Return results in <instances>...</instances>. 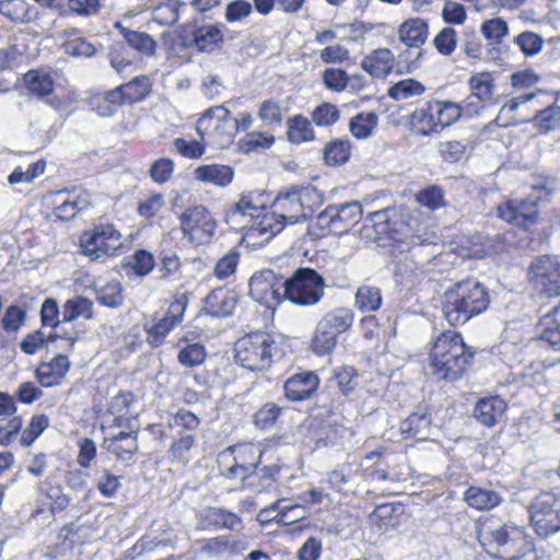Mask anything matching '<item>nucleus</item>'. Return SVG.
<instances>
[{
  "label": "nucleus",
  "instance_id": "obj_1",
  "mask_svg": "<svg viewBox=\"0 0 560 560\" xmlns=\"http://www.w3.org/2000/svg\"><path fill=\"white\" fill-rule=\"evenodd\" d=\"M477 538L491 557L500 560H537L532 537L521 526L490 516L477 524Z\"/></svg>",
  "mask_w": 560,
  "mask_h": 560
},
{
  "label": "nucleus",
  "instance_id": "obj_2",
  "mask_svg": "<svg viewBox=\"0 0 560 560\" xmlns=\"http://www.w3.org/2000/svg\"><path fill=\"white\" fill-rule=\"evenodd\" d=\"M469 348L455 330L439 334L429 351V373L436 381L454 382L460 378L474 359Z\"/></svg>",
  "mask_w": 560,
  "mask_h": 560
},
{
  "label": "nucleus",
  "instance_id": "obj_3",
  "mask_svg": "<svg viewBox=\"0 0 560 560\" xmlns=\"http://www.w3.org/2000/svg\"><path fill=\"white\" fill-rule=\"evenodd\" d=\"M490 303L489 293L480 282L467 279L457 282L443 295L442 312L452 326L463 325L483 313Z\"/></svg>",
  "mask_w": 560,
  "mask_h": 560
},
{
  "label": "nucleus",
  "instance_id": "obj_4",
  "mask_svg": "<svg viewBox=\"0 0 560 560\" xmlns=\"http://www.w3.org/2000/svg\"><path fill=\"white\" fill-rule=\"evenodd\" d=\"M283 353L278 339L262 331L246 335L235 343V361L253 372L268 369Z\"/></svg>",
  "mask_w": 560,
  "mask_h": 560
},
{
  "label": "nucleus",
  "instance_id": "obj_5",
  "mask_svg": "<svg viewBox=\"0 0 560 560\" xmlns=\"http://www.w3.org/2000/svg\"><path fill=\"white\" fill-rule=\"evenodd\" d=\"M392 212L390 209L386 208L370 213L363 225L364 236L375 243L384 245L386 242L392 241L396 243L400 252L410 250L415 245H424L433 242L432 238H434V235L420 233V231L411 233L409 226H406L402 232L393 229Z\"/></svg>",
  "mask_w": 560,
  "mask_h": 560
},
{
  "label": "nucleus",
  "instance_id": "obj_6",
  "mask_svg": "<svg viewBox=\"0 0 560 560\" xmlns=\"http://www.w3.org/2000/svg\"><path fill=\"white\" fill-rule=\"evenodd\" d=\"M197 132L207 144L229 147L236 136V117L224 105L213 106L198 119Z\"/></svg>",
  "mask_w": 560,
  "mask_h": 560
},
{
  "label": "nucleus",
  "instance_id": "obj_7",
  "mask_svg": "<svg viewBox=\"0 0 560 560\" xmlns=\"http://www.w3.org/2000/svg\"><path fill=\"white\" fill-rule=\"evenodd\" d=\"M323 296L324 279L314 269L299 268L285 279L284 299L295 305H315Z\"/></svg>",
  "mask_w": 560,
  "mask_h": 560
},
{
  "label": "nucleus",
  "instance_id": "obj_8",
  "mask_svg": "<svg viewBox=\"0 0 560 560\" xmlns=\"http://www.w3.org/2000/svg\"><path fill=\"white\" fill-rule=\"evenodd\" d=\"M460 118L457 103L432 100L412 114V121L422 135L439 132Z\"/></svg>",
  "mask_w": 560,
  "mask_h": 560
},
{
  "label": "nucleus",
  "instance_id": "obj_9",
  "mask_svg": "<svg viewBox=\"0 0 560 560\" xmlns=\"http://www.w3.org/2000/svg\"><path fill=\"white\" fill-rule=\"evenodd\" d=\"M529 522L535 533L547 538L560 532V498L552 492L538 494L528 506Z\"/></svg>",
  "mask_w": 560,
  "mask_h": 560
},
{
  "label": "nucleus",
  "instance_id": "obj_10",
  "mask_svg": "<svg viewBox=\"0 0 560 560\" xmlns=\"http://www.w3.org/2000/svg\"><path fill=\"white\" fill-rule=\"evenodd\" d=\"M82 253L91 260H100L118 254L122 235L113 224H98L80 238Z\"/></svg>",
  "mask_w": 560,
  "mask_h": 560
},
{
  "label": "nucleus",
  "instance_id": "obj_11",
  "mask_svg": "<svg viewBox=\"0 0 560 560\" xmlns=\"http://www.w3.org/2000/svg\"><path fill=\"white\" fill-rule=\"evenodd\" d=\"M284 287L285 279L270 269L257 271L249 279L250 296L270 310L284 299Z\"/></svg>",
  "mask_w": 560,
  "mask_h": 560
},
{
  "label": "nucleus",
  "instance_id": "obj_12",
  "mask_svg": "<svg viewBox=\"0 0 560 560\" xmlns=\"http://www.w3.org/2000/svg\"><path fill=\"white\" fill-rule=\"evenodd\" d=\"M180 228L191 244L203 245L212 240L217 221L206 207L195 206L182 213Z\"/></svg>",
  "mask_w": 560,
  "mask_h": 560
},
{
  "label": "nucleus",
  "instance_id": "obj_13",
  "mask_svg": "<svg viewBox=\"0 0 560 560\" xmlns=\"http://www.w3.org/2000/svg\"><path fill=\"white\" fill-rule=\"evenodd\" d=\"M270 196L264 190L243 192L238 201L226 214L228 223L245 229L267 210Z\"/></svg>",
  "mask_w": 560,
  "mask_h": 560
},
{
  "label": "nucleus",
  "instance_id": "obj_14",
  "mask_svg": "<svg viewBox=\"0 0 560 560\" xmlns=\"http://www.w3.org/2000/svg\"><path fill=\"white\" fill-rule=\"evenodd\" d=\"M530 279L539 291L548 296L560 294V257L541 256L529 268Z\"/></svg>",
  "mask_w": 560,
  "mask_h": 560
},
{
  "label": "nucleus",
  "instance_id": "obj_15",
  "mask_svg": "<svg viewBox=\"0 0 560 560\" xmlns=\"http://www.w3.org/2000/svg\"><path fill=\"white\" fill-rule=\"evenodd\" d=\"M187 302V296L184 293L176 294L165 316L147 330V339L152 347L161 346L170 331L183 322Z\"/></svg>",
  "mask_w": 560,
  "mask_h": 560
},
{
  "label": "nucleus",
  "instance_id": "obj_16",
  "mask_svg": "<svg viewBox=\"0 0 560 560\" xmlns=\"http://www.w3.org/2000/svg\"><path fill=\"white\" fill-rule=\"evenodd\" d=\"M498 214L509 223L528 229L537 223L538 206L535 199L510 200L498 207Z\"/></svg>",
  "mask_w": 560,
  "mask_h": 560
},
{
  "label": "nucleus",
  "instance_id": "obj_17",
  "mask_svg": "<svg viewBox=\"0 0 560 560\" xmlns=\"http://www.w3.org/2000/svg\"><path fill=\"white\" fill-rule=\"evenodd\" d=\"M55 198V214L62 221L74 218L80 211L91 206V196L82 188L58 191Z\"/></svg>",
  "mask_w": 560,
  "mask_h": 560
},
{
  "label": "nucleus",
  "instance_id": "obj_18",
  "mask_svg": "<svg viewBox=\"0 0 560 560\" xmlns=\"http://www.w3.org/2000/svg\"><path fill=\"white\" fill-rule=\"evenodd\" d=\"M103 447L113 454L117 460L132 464L136 462L135 456L139 451L138 432L121 431L116 435L106 436L103 440Z\"/></svg>",
  "mask_w": 560,
  "mask_h": 560
},
{
  "label": "nucleus",
  "instance_id": "obj_19",
  "mask_svg": "<svg viewBox=\"0 0 560 560\" xmlns=\"http://www.w3.org/2000/svg\"><path fill=\"white\" fill-rule=\"evenodd\" d=\"M285 226V222L280 218L275 209L273 212L267 210L260 213L257 220L249 223L244 230L249 238H258L267 242L280 233Z\"/></svg>",
  "mask_w": 560,
  "mask_h": 560
},
{
  "label": "nucleus",
  "instance_id": "obj_20",
  "mask_svg": "<svg viewBox=\"0 0 560 560\" xmlns=\"http://www.w3.org/2000/svg\"><path fill=\"white\" fill-rule=\"evenodd\" d=\"M318 384V376L314 372L298 373L284 383L285 397L292 401L307 399L317 389Z\"/></svg>",
  "mask_w": 560,
  "mask_h": 560
},
{
  "label": "nucleus",
  "instance_id": "obj_21",
  "mask_svg": "<svg viewBox=\"0 0 560 560\" xmlns=\"http://www.w3.org/2000/svg\"><path fill=\"white\" fill-rule=\"evenodd\" d=\"M395 56L389 48H376L368 54L361 61L362 69L371 77L384 79L394 69Z\"/></svg>",
  "mask_w": 560,
  "mask_h": 560
},
{
  "label": "nucleus",
  "instance_id": "obj_22",
  "mask_svg": "<svg viewBox=\"0 0 560 560\" xmlns=\"http://www.w3.org/2000/svg\"><path fill=\"white\" fill-rule=\"evenodd\" d=\"M70 368L67 355L58 354L50 362L40 363L35 370L37 381L44 387H52L60 384Z\"/></svg>",
  "mask_w": 560,
  "mask_h": 560
},
{
  "label": "nucleus",
  "instance_id": "obj_23",
  "mask_svg": "<svg viewBox=\"0 0 560 560\" xmlns=\"http://www.w3.org/2000/svg\"><path fill=\"white\" fill-rule=\"evenodd\" d=\"M273 207L285 224H294L306 220L294 187L280 192L273 201Z\"/></svg>",
  "mask_w": 560,
  "mask_h": 560
},
{
  "label": "nucleus",
  "instance_id": "obj_24",
  "mask_svg": "<svg viewBox=\"0 0 560 560\" xmlns=\"http://www.w3.org/2000/svg\"><path fill=\"white\" fill-rule=\"evenodd\" d=\"M506 409L505 401L499 396H489L477 401L474 416L485 427L491 428L498 423Z\"/></svg>",
  "mask_w": 560,
  "mask_h": 560
},
{
  "label": "nucleus",
  "instance_id": "obj_25",
  "mask_svg": "<svg viewBox=\"0 0 560 560\" xmlns=\"http://www.w3.org/2000/svg\"><path fill=\"white\" fill-rule=\"evenodd\" d=\"M222 27L218 24H202L191 31V45L200 51H213L223 43Z\"/></svg>",
  "mask_w": 560,
  "mask_h": 560
},
{
  "label": "nucleus",
  "instance_id": "obj_26",
  "mask_svg": "<svg viewBox=\"0 0 560 560\" xmlns=\"http://www.w3.org/2000/svg\"><path fill=\"white\" fill-rule=\"evenodd\" d=\"M431 422V415L424 409H419L400 423L399 431L404 439L425 440Z\"/></svg>",
  "mask_w": 560,
  "mask_h": 560
},
{
  "label": "nucleus",
  "instance_id": "obj_27",
  "mask_svg": "<svg viewBox=\"0 0 560 560\" xmlns=\"http://www.w3.org/2000/svg\"><path fill=\"white\" fill-rule=\"evenodd\" d=\"M236 305L235 294L218 288L206 298V310L212 317H226L232 314Z\"/></svg>",
  "mask_w": 560,
  "mask_h": 560
},
{
  "label": "nucleus",
  "instance_id": "obj_28",
  "mask_svg": "<svg viewBox=\"0 0 560 560\" xmlns=\"http://www.w3.org/2000/svg\"><path fill=\"white\" fill-rule=\"evenodd\" d=\"M429 35V27L420 18L405 21L398 28V37L408 47H420Z\"/></svg>",
  "mask_w": 560,
  "mask_h": 560
},
{
  "label": "nucleus",
  "instance_id": "obj_29",
  "mask_svg": "<svg viewBox=\"0 0 560 560\" xmlns=\"http://www.w3.org/2000/svg\"><path fill=\"white\" fill-rule=\"evenodd\" d=\"M337 234L348 232L362 218V207L358 201L331 205Z\"/></svg>",
  "mask_w": 560,
  "mask_h": 560
},
{
  "label": "nucleus",
  "instance_id": "obj_30",
  "mask_svg": "<svg viewBox=\"0 0 560 560\" xmlns=\"http://www.w3.org/2000/svg\"><path fill=\"white\" fill-rule=\"evenodd\" d=\"M194 174L197 180L218 187L228 186L234 176V172L230 166L220 164L199 166L195 170Z\"/></svg>",
  "mask_w": 560,
  "mask_h": 560
},
{
  "label": "nucleus",
  "instance_id": "obj_31",
  "mask_svg": "<svg viewBox=\"0 0 560 560\" xmlns=\"http://www.w3.org/2000/svg\"><path fill=\"white\" fill-rule=\"evenodd\" d=\"M538 329L542 341L560 350V304L540 318Z\"/></svg>",
  "mask_w": 560,
  "mask_h": 560
},
{
  "label": "nucleus",
  "instance_id": "obj_32",
  "mask_svg": "<svg viewBox=\"0 0 560 560\" xmlns=\"http://www.w3.org/2000/svg\"><path fill=\"white\" fill-rule=\"evenodd\" d=\"M61 36L63 38L62 46L67 55L75 58H88L95 55L96 47L94 44L79 35V31L77 28L67 30Z\"/></svg>",
  "mask_w": 560,
  "mask_h": 560
},
{
  "label": "nucleus",
  "instance_id": "obj_33",
  "mask_svg": "<svg viewBox=\"0 0 560 560\" xmlns=\"http://www.w3.org/2000/svg\"><path fill=\"white\" fill-rule=\"evenodd\" d=\"M203 517L207 525L217 529L225 528L238 532L243 528L242 518L237 514L222 508L207 509Z\"/></svg>",
  "mask_w": 560,
  "mask_h": 560
},
{
  "label": "nucleus",
  "instance_id": "obj_34",
  "mask_svg": "<svg viewBox=\"0 0 560 560\" xmlns=\"http://www.w3.org/2000/svg\"><path fill=\"white\" fill-rule=\"evenodd\" d=\"M38 492L49 501L50 512L52 514L65 511L71 501L70 498L63 493L61 486L51 478H46L43 482L38 483Z\"/></svg>",
  "mask_w": 560,
  "mask_h": 560
},
{
  "label": "nucleus",
  "instance_id": "obj_35",
  "mask_svg": "<svg viewBox=\"0 0 560 560\" xmlns=\"http://www.w3.org/2000/svg\"><path fill=\"white\" fill-rule=\"evenodd\" d=\"M354 314L349 307H335L320 318V323L331 329L336 334H341L347 331L353 324Z\"/></svg>",
  "mask_w": 560,
  "mask_h": 560
},
{
  "label": "nucleus",
  "instance_id": "obj_36",
  "mask_svg": "<svg viewBox=\"0 0 560 560\" xmlns=\"http://www.w3.org/2000/svg\"><path fill=\"white\" fill-rule=\"evenodd\" d=\"M465 501L477 510H488L499 505L501 497L493 490L469 487L465 492Z\"/></svg>",
  "mask_w": 560,
  "mask_h": 560
},
{
  "label": "nucleus",
  "instance_id": "obj_37",
  "mask_svg": "<svg viewBox=\"0 0 560 560\" xmlns=\"http://www.w3.org/2000/svg\"><path fill=\"white\" fill-rule=\"evenodd\" d=\"M116 26L120 28L121 35L129 47L145 56L154 54L156 42L149 34L121 27L120 23H117Z\"/></svg>",
  "mask_w": 560,
  "mask_h": 560
},
{
  "label": "nucleus",
  "instance_id": "obj_38",
  "mask_svg": "<svg viewBox=\"0 0 560 560\" xmlns=\"http://www.w3.org/2000/svg\"><path fill=\"white\" fill-rule=\"evenodd\" d=\"M533 127L542 135H547L560 128V106L552 104L538 110L532 119Z\"/></svg>",
  "mask_w": 560,
  "mask_h": 560
},
{
  "label": "nucleus",
  "instance_id": "obj_39",
  "mask_svg": "<svg viewBox=\"0 0 560 560\" xmlns=\"http://www.w3.org/2000/svg\"><path fill=\"white\" fill-rule=\"evenodd\" d=\"M470 95L486 103H490L494 95V82L489 72H479L470 77L468 81Z\"/></svg>",
  "mask_w": 560,
  "mask_h": 560
},
{
  "label": "nucleus",
  "instance_id": "obj_40",
  "mask_svg": "<svg viewBox=\"0 0 560 560\" xmlns=\"http://www.w3.org/2000/svg\"><path fill=\"white\" fill-rule=\"evenodd\" d=\"M24 83L30 94L43 97L54 91L51 77L42 70H31L24 75Z\"/></svg>",
  "mask_w": 560,
  "mask_h": 560
},
{
  "label": "nucleus",
  "instance_id": "obj_41",
  "mask_svg": "<svg viewBox=\"0 0 560 560\" xmlns=\"http://www.w3.org/2000/svg\"><path fill=\"white\" fill-rule=\"evenodd\" d=\"M232 454V460L236 462L240 466H243L250 472L255 474L259 458L261 456V450L254 444H241L230 447Z\"/></svg>",
  "mask_w": 560,
  "mask_h": 560
},
{
  "label": "nucleus",
  "instance_id": "obj_42",
  "mask_svg": "<svg viewBox=\"0 0 560 560\" xmlns=\"http://www.w3.org/2000/svg\"><path fill=\"white\" fill-rule=\"evenodd\" d=\"M402 512L400 505L393 503L382 504L371 514V522L378 527L381 530H388L395 528L398 525L397 517Z\"/></svg>",
  "mask_w": 560,
  "mask_h": 560
},
{
  "label": "nucleus",
  "instance_id": "obj_43",
  "mask_svg": "<svg viewBox=\"0 0 560 560\" xmlns=\"http://www.w3.org/2000/svg\"><path fill=\"white\" fill-rule=\"evenodd\" d=\"M355 306L363 313L375 312L382 305V293L377 287L361 285L354 296Z\"/></svg>",
  "mask_w": 560,
  "mask_h": 560
},
{
  "label": "nucleus",
  "instance_id": "obj_44",
  "mask_svg": "<svg viewBox=\"0 0 560 560\" xmlns=\"http://www.w3.org/2000/svg\"><path fill=\"white\" fill-rule=\"evenodd\" d=\"M425 92V86L416 79H404L388 89V96L395 101H407L420 96Z\"/></svg>",
  "mask_w": 560,
  "mask_h": 560
},
{
  "label": "nucleus",
  "instance_id": "obj_45",
  "mask_svg": "<svg viewBox=\"0 0 560 560\" xmlns=\"http://www.w3.org/2000/svg\"><path fill=\"white\" fill-rule=\"evenodd\" d=\"M288 137L293 143H302L312 140L314 138L312 122L302 115L290 118L288 120Z\"/></svg>",
  "mask_w": 560,
  "mask_h": 560
},
{
  "label": "nucleus",
  "instance_id": "obj_46",
  "mask_svg": "<svg viewBox=\"0 0 560 560\" xmlns=\"http://www.w3.org/2000/svg\"><path fill=\"white\" fill-rule=\"evenodd\" d=\"M351 144L349 140L337 139L326 144L324 160L327 165L337 166L345 164L350 158Z\"/></svg>",
  "mask_w": 560,
  "mask_h": 560
},
{
  "label": "nucleus",
  "instance_id": "obj_47",
  "mask_svg": "<svg viewBox=\"0 0 560 560\" xmlns=\"http://www.w3.org/2000/svg\"><path fill=\"white\" fill-rule=\"evenodd\" d=\"M337 337L338 334L318 322L312 338L313 351L318 355L330 352L337 345Z\"/></svg>",
  "mask_w": 560,
  "mask_h": 560
},
{
  "label": "nucleus",
  "instance_id": "obj_48",
  "mask_svg": "<svg viewBox=\"0 0 560 560\" xmlns=\"http://www.w3.org/2000/svg\"><path fill=\"white\" fill-rule=\"evenodd\" d=\"M299 200L301 202L302 210L307 219L313 214L316 208H318L324 200L323 194L314 186H301L294 187Z\"/></svg>",
  "mask_w": 560,
  "mask_h": 560
},
{
  "label": "nucleus",
  "instance_id": "obj_49",
  "mask_svg": "<svg viewBox=\"0 0 560 560\" xmlns=\"http://www.w3.org/2000/svg\"><path fill=\"white\" fill-rule=\"evenodd\" d=\"M270 510H278L279 514L276 516L278 523L292 524L304 517L305 511L301 504H288L285 500H278L271 504L265 512Z\"/></svg>",
  "mask_w": 560,
  "mask_h": 560
},
{
  "label": "nucleus",
  "instance_id": "obj_50",
  "mask_svg": "<svg viewBox=\"0 0 560 560\" xmlns=\"http://www.w3.org/2000/svg\"><path fill=\"white\" fill-rule=\"evenodd\" d=\"M513 43L525 57H534L541 52L544 38L535 32L525 31L514 37Z\"/></svg>",
  "mask_w": 560,
  "mask_h": 560
},
{
  "label": "nucleus",
  "instance_id": "obj_51",
  "mask_svg": "<svg viewBox=\"0 0 560 560\" xmlns=\"http://www.w3.org/2000/svg\"><path fill=\"white\" fill-rule=\"evenodd\" d=\"M377 125V116L374 113H361L349 122L351 133L358 139H366Z\"/></svg>",
  "mask_w": 560,
  "mask_h": 560
},
{
  "label": "nucleus",
  "instance_id": "obj_52",
  "mask_svg": "<svg viewBox=\"0 0 560 560\" xmlns=\"http://www.w3.org/2000/svg\"><path fill=\"white\" fill-rule=\"evenodd\" d=\"M416 201L434 211L445 206V194L440 186L430 185L416 194Z\"/></svg>",
  "mask_w": 560,
  "mask_h": 560
},
{
  "label": "nucleus",
  "instance_id": "obj_53",
  "mask_svg": "<svg viewBox=\"0 0 560 560\" xmlns=\"http://www.w3.org/2000/svg\"><path fill=\"white\" fill-rule=\"evenodd\" d=\"M135 397L130 392L118 393L112 398L108 412L115 416V424L117 427H121L124 419L130 415L129 409Z\"/></svg>",
  "mask_w": 560,
  "mask_h": 560
},
{
  "label": "nucleus",
  "instance_id": "obj_54",
  "mask_svg": "<svg viewBox=\"0 0 560 560\" xmlns=\"http://www.w3.org/2000/svg\"><path fill=\"white\" fill-rule=\"evenodd\" d=\"M62 316L65 322H72L78 317L90 318L92 316V302L80 296L68 300L63 305Z\"/></svg>",
  "mask_w": 560,
  "mask_h": 560
},
{
  "label": "nucleus",
  "instance_id": "obj_55",
  "mask_svg": "<svg viewBox=\"0 0 560 560\" xmlns=\"http://www.w3.org/2000/svg\"><path fill=\"white\" fill-rule=\"evenodd\" d=\"M206 355V349L201 343H186L179 350L177 360L186 368H194L200 365L205 361Z\"/></svg>",
  "mask_w": 560,
  "mask_h": 560
},
{
  "label": "nucleus",
  "instance_id": "obj_56",
  "mask_svg": "<svg viewBox=\"0 0 560 560\" xmlns=\"http://www.w3.org/2000/svg\"><path fill=\"white\" fill-rule=\"evenodd\" d=\"M45 167L46 163L43 160H38L36 162L31 163L26 168L18 166L9 175L8 182L11 185L31 183L34 180V178L38 177L44 173Z\"/></svg>",
  "mask_w": 560,
  "mask_h": 560
},
{
  "label": "nucleus",
  "instance_id": "obj_57",
  "mask_svg": "<svg viewBox=\"0 0 560 560\" xmlns=\"http://www.w3.org/2000/svg\"><path fill=\"white\" fill-rule=\"evenodd\" d=\"M336 222L334 217V208L328 206L324 209L311 224V233L316 237H322L327 234H337Z\"/></svg>",
  "mask_w": 560,
  "mask_h": 560
},
{
  "label": "nucleus",
  "instance_id": "obj_58",
  "mask_svg": "<svg viewBox=\"0 0 560 560\" xmlns=\"http://www.w3.org/2000/svg\"><path fill=\"white\" fill-rule=\"evenodd\" d=\"M468 141H445L440 144V154L445 162L457 163L465 160L468 154Z\"/></svg>",
  "mask_w": 560,
  "mask_h": 560
},
{
  "label": "nucleus",
  "instance_id": "obj_59",
  "mask_svg": "<svg viewBox=\"0 0 560 560\" xmlns=\"http://www.w3.org/2000/svg\"><path fill=\"white\" fill-rule=\"evenodd\" d=\"M122 85V94L128 103H136L144 98L149 94L151 84L148 78L137 77L130 82Z\"/></svg>",
  "mask_w": 560,
  "mask_h": 560
},
{
  "label": "nucleus",
  "instance_id": "obj_60",
  "mask_svg": "<svg viewBox=\"0 0 560 560\" xmlns=\"http://www.w3.org/2000/svg\"><path fill=\"white\" fill-rule=\"evenodd\" d=\"M482 36L492 43L500 44L509 34L508 23L500 18L486 20L480 27Z\"/></svg>",
  "mask_w": 560,
  "mask_h": 560
},
{
  "label": "nucleus",
  "instance_id": "obj_61",
  "mask_svg": "<svg viewBox=\"0 0 560 560\" xmlns=\"http://www.w3.org/2000/svg\"><path fill=\"white\" fill-rule=\"evenodd\" d=\"M27 11L28 5L24 0H0V13L12 22L27 21Z\"/></svg>",
  "mask_w": 560,
  "mask_h": 560
},
{
  "label": "nucleus",
  "instance_id": "obj_62",
  "mask_svg": "<svg viewBox=\"0 0 560 560\" xmlns=\"http://www.w3.org/2000/svg\"><path fill=\"white\" fill-rule=\"evenodd\" d=\"M238 262L240 253L231 249L218 260L213 273L218 279L225 280L235 273Z\"/></svg>",
  "mask_w": 560,
  "mask_h": 560
},
{
  "label": "nucleus",
  "instance_id": "obj_63",
  "mask_svg": "<svg viewBox=\"0 0 560 560\" xmlns=\"http://www.w3.org/2000/svg\"><path fill=\"white\" fill-rule=\"evenodd\" d=\"M258 117L265 125L280 126L282 121V112L280 104L275 100H265L258 109Z\"/></svg>",
  "mask_w": 560,
  "mask_h": 560
},
{
  "label": "nucleus",
  "instance_id": "obj_64",
  "mask_svg": "<svg viewBox=\"0 0 560 560\" xmlns=\"http://www.w3.org/2000/svg\"><path fill=\"white\" fill-rule=\"evenodd\" d=\"M340 118V112L336 105L323 103L312 113V119L317 126H331Z\"/></svg>",
  "mask_w": 560,
  "mask_h": 560
}]
</instances>
